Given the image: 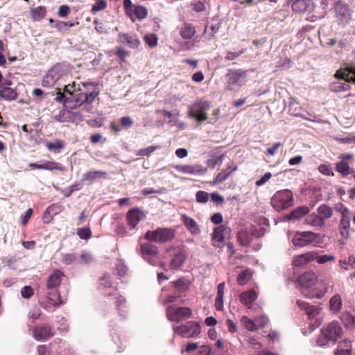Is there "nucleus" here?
<instances>
[{
    "instance_id": "1",
    "label": "nucleus",
    "mask_w": 355,
    "mask_h": 355,
    "mask_svg": "<svg viewBox=\"0 0 355 355\" xmlns=\"http://www.w3.org/2000/svg\"><path fill=\"white\" fill-rule=\"evenodd\" d=\"M318 277L313 271H306L297 278V282L301 287L302 294L309 299L322 298L325 291L320 288L318 284Z\"/></svg>"
},
{
    "instance_id": "2",
    "label": "nucleus",
    "mask_w": 355,
    "mask_h": 355,
    "mask_svg": "<svg viewBox=\"0 0 355 355\" xmlns=\"http://www.w3.org/2000/svg\"><path fill=\"white\" fill-rule=\"evenodd\" d=\"M337 79L330 84V89L334 92H345L350 89V82L355 83V65L352 64L337 70L334 74Z\"/></svg>"
},
{
    "instance_id": "3",
    "label": "nucleus",
    "mask_w": 355,
    "mask_h": 355,
    "mask_svg": "<svg viewBox=\"0 0 355 355\" xmlns=\"http://www.w3.org/2000/svg\"><path fill=\"white\" fill-rule=\"evenodd\" d=\"M321 334L316 340V345L324 347L329 342H336L343 334V329L338 321H332L320 330Z\"/></svg>"
},
{
    "instance_id": "4",
    "label": "nucleus",
    "mask_w": 355,
    "mask_h": 355,
    "mask_svg": "<svg viewBox=\"0 0 355 355\" xmlns=\"http://www.w3.org/2000/svg\"><path fill=\"white\" fill-rule=\"evenodd\" d=\"M293 193L290 190H281L275 193L271 198V205L277 211L285 209L293 205Z\"/></svg>"
},
{
    "instance_id": "5",
    "label": "nucleus",
    "mask_w": 355,
    "mask_h": 355,
    "mask_svg": "<svg viewBox=\"0 0 355 355\" xmlns=\"http://www.w3.org/2000/svg\"><path fill=\"white\" fill-rule=\"evenodd\" d=\"M175 236V232L171 228H157L148 230L144 235L146 240L155 243H166L171 241Z\"/></svg>"
},
{
    "instance_id": "6",
    "label": "nucleus",
    "mask_w": 355,
    "mask_h": 355,
    "mask_svg": "<svg viewBox=\"0 0 355 355\" xmlns=\"http://www.w3.org/2000/svg\"><path fill=\"white\" fill-rule=\"evenodd\" d=\"M296 304L300 309L305 310L309 320H313L312 325L315 328L320 325L322 321V315L321 313L322 309L319 306H310L302 300H297Z\"/></svg>"
},
{
    "instance_id": "7",
    "label": "nucleus",
    "mask_w": 355,
    "mask_h": 355,
    "mask_svg": "<svg viewBox=\"0 0 355 355\" xmlns=\"http://www.w3.org/2000/svg\"><path fill=\"white\" fill-rule=\"evenodd\" d=\"M173 330L175 334L190 338L198 336L201 332V327L197 322H189L180 326H173Z\"/></svg>"
},
{
    "instance_id": "8",
    "label": "nucleus",
    "mask_w": 355,
    "mask_h": 355,
    "mask_svg": "<svg viewBox=\"0 0 355 355\" xmlns=\"http://www.w3.org/2000/svg\"><path fill=\"white\" fill-rule=\"evenodd\" d=\"M166 317L169 321L180 322L191 316V310L189 307L168 306L166 308Z\"/></svg>"
},
{
    "instance_id": "9",
    "label": "nucleus",
    "mask_w": 355,
    "mask_h": 355,
    "mask_svg": "<svg viewBox=\"0 0 355 355\" xmlns=\"http://www.w3.org/2000/svg\"><path fill=\"white\" fill-rule=\"evenodd\" d=\"M209 108L210 105L207 101H199L190 107L189 115L196 118L198 122H202L207 119V112Z\"/></svg>"
},
{
    "instance_id": "10",
    "label": "nucleus",
    "mask_w": 355,
    "mask_h": 355,
    "mask_svg": "<svg viewBox=\"0 0 355 355\" xmlns=\"http://www.w3.org/2000/svg\"><path fill=\"white\" fill-rule=\"evenodd\" d=\"M264 231L262 228L257 230L254 227L252 226L247 229H241L237 234L238 241L242 245H248L254 237H261L263 235Z\"/></svg>"
},
{
    "instance_id": "11",
    "label": "nucleus",
    "mask_w": 355,
    "mask_h": 355,
    "mask_svg": "<svg viewBox=\"0 0 355 355\" xmlns=\"http://www.w3.org/2000/svg\"><path fill=\"white\" fill-rule=\"evenodd\" d=\"M318 234L309 231L297 232L293 236V243L295 246L304 247L311 244L318 237Z\"/></svg>"
},
{
    "instance_id": "12",
    "label": "nucleus",
    "mask_w": 355,
    "mask_h": 355,
    "mask_svg": "<svg viewBox=\"0 0 355 355\" xmlns=\"http://www.w3.org/2000/svg\"><path fill=\"white\" fill-rule=\"evenodd\" d=\"M178 172L191 175H202L207 171L206 167L200 164H180L173 166Z\"/></svg>"
},
{
    "instance_id": "13",
    "label": "nucleus",
    "mask_w": 355,
    "mask_h": 355,
    "mask_svg": "<svg viewBox=\"0 0 355 355\" xmlns=\"http://www.w3.org/2000/svg\"><path fill=\"white\" fill-rule=\"evenodd\" d=\"M245 72L231 71L227 75V88L232 90L243 85L245 82Z\"/></svg>"
},
{
    "instance_id": "14",
    "label": "nucleus",
    "mask_w": 355,
    "mask_h": 355,
    "mask_svg": "<svg viewBox=\"0 0 355 355\" xmlns=\"http://www.w3.org/2000/svg\"><path fill=\"white\" fill-rule=\"evenodd\" d=\"M334 10L339 23L345 24L349 22L352 19V13L347 4L338 1L335 3Z\"/></svg>"
},
{
    "instance_id": "15",
    "label": "nucleus",
    "mask_w": 355,
    "mask_h": 355,
    "mask_svg": "<svg viewBox=\"0 0 355 355\" xmlns=\"http://www.w3.org/2000/svg\"><path fill=\"white\" fill-rule=\"evenodd\" d=\"M62 67L54 65L50 69L42 80V85L46 87H53L62 76Z\"/></svg>"
},
{
    "instance_id": "16",
    "label": "nucleus",
    "mask_w": 355,
    "mask_h": 355,
    "mask_svg": "<svg viewBox=\"0 0 355 355\" xmlns=\"http://www.w3.org/2000/svg\"><path fill=\"white\" fill-rule=\"evenodd\" d=\"M45 300L42 302L45 309L58 306L64 302L60 299V293L56 289L47 290Z\"/></svg>"
},
{
    "instance_id": "17",
    "label": "nucleus",
    "mask_w": 355,
    "mask_h": 355,
    "mask_svg": "<svg viewBox=\"0 0 355 355\" xmlns=\"http://www.w3.org/2000/svg\"><path fill=\"white\" fill-rule=\"evenodd\" d=\"M145 217V214L140 209L133 208L130 209L126 214V222L130 230L135 229Z\"/></svg>"
},
{
    "instance_id": "18",
    "label": "nucleus",
    "mask_w": 355,
    "mask_h": 355,
    "mask_svg": "<svg viewBox=\"0 0 355 355\" xmlns=\"http://www.w3.org/2000/svg\"><path fill=\"white\" fill-rule=\"evenodd\" d=\"M141 254L144 259L154 265L158 254V249L151 243H144L141 245Z\"/></svg>"
},
{
    "instance_id": "19",
    "label": "nucleus",
    "mask_w": 355,
    "mask_h": 355,
    "mask_svg": "<svg viewBox=\"0 0 355 355\" xmlns=\"http://www.w3.org/2000/svg\"><path fill=\"white\" fill-rule=\"evenodd\" d=\"M33 332L34 338L40 341L46 340L53 336L51 328L49 325L35 327Z\"/></svg>"
},
{
    "instance_id": "20",
    "label": "nucleus",
    "mask_w": 355,
    "mask_h": 355,
    "mask_svg": "<svg viewBox=\"0 0 355 355\" xmlns=\"http://www.w3.org/2000/svg\"><path fill=\"white\" fill-rule=\"evenodd\" d=\"M63 277L64 274L61 270H54L46 279V290L56 289L60 284Z\"/></svg>"
},
{
    "instance_id": "21",
    "label": "nucleus",
    "mask_w": 355,
    "mask_h": 355,
    "mask_svg": "<svg viewBox=\"0 0 355 355\" xmlns=\"http://www.w3.org/2000/svg\"><path fill=\"white\" fill-rule=\"evenodd\" d=\"M228 232V229L223 225L214 228L211 234L212 244L215 247H220L223 242L225 235Z\"/></svg>"
},
{
    "instance_id": "22",
    "label": "nucleus",
    "mask_w": 355,
    "mask_h": 355,
    "mask_svg": "<svg viewBox=\"0 0 355 355\" xmlns=\"http://www.w3.org/2000/svg\"><path fill=\"white\" fill-rule=\"evenodd\" d=\"M313 251L299 254L293 257L292 265L294 267H303L313 261Z\"/></svg>"
},
{
    "instance_id": "23",
    "label": "nucleus",
    "mask_w": 355,
    "mask_h": 355,
    "mask_svg": "<svg viewBox=\"0 0 355 355\" xmlns=\"http://www.w3.org/2000/svg\"><path fill=\"white\" fill-rule=\"evenodd\" d=\"M181 217L184 225L191 234L197 235L200 232V228L194 219L186 214H182Z\"/></svg>"
},
{
    "instance_id": "24",
    "label": "nucleus",
    "mask_w": 355,
    "mask_h": 355,
    "mask_svg": "<svg viewBox=\"0 0 355 355\" xmlns=\"http://www.w3.org/2000/svg\"><path fill=\"white\" fill-rule=\"evenodd\" d=\"M118 41L123 44L128 45L131 48H137L140 44L139 40L135 36L125 33L119 34Z\"/></svg>"
},
{
    "instance_id": "25",
    "label": "nucleus",
    "mask_w": 355,
    "mask_h": 355,
    "mask_svg": "<svg viewBox=\"0 0 355 355\" xmlns=\"http://www.w3.org/2000/svg\"><path fill=\"white\" fill-rule=\"evenodd\" d=\"M180 35L181 37L184 40L192 39L196 34V30L195 26L189 23H184L183 26L180 28Z\"/></svg>"
},
{
    "instance_id": "26",
    "label": "nucleus",
    "mask_w": 355,
    "mask_h": 355,
    "mask_svg": "<svg viewBox=\"0 0 355 355\" xmlns=\"http://www.w3.org/2000/svg\"><path fill=\"white\" fill-rule=\"evenodd\" d=\"M257 298V293L253 290H249L240 295V301L248 307L251 309V305Z\"/></svg>"
},
{
    "instance_id": "27",
    "label": "nucleus",
    "mask_w": 355,
    "mask_h": 355,
    "mask_svg": "<svg viewBox=\"0 0 355 355\" xmlns=\"http://www.w3.org/2000/svg\"><path fill=\"white\" fill-rule=\"evenodd\" d=\"M335 355H355L352 351L351 341L345 340L340 342L335 352Z\"/></svg>"
},
{
    "instance_id": "28",
    "label": "nucleus",
    "mask_w": 355,
    "mask_h": 355,
    "mask_svg": "<svg viewBox=\"0 0 355 355\" xmlns=\"http://www.w3.org/2000/svg\"><path fill=\"white\" fill-rule=\"evenodd\" d=\"M187 259V254L184 251H179L172 258L171 266L173 269L180 268Z\"/></svg>"
},
{
    "instance_id": "29",
    "label": "nucleus",
    "mask_w": 355,
    "mask_h": 355,
    "mask_svg": "<svg viewBox=\"0 0 355 355\" xmlns=\"http://www.w3.org/2000/svg\"><path fill=\"white\" fill-rule=\"evenodd\" d=\"M87 101V98L85 97V93L78 92L71 96H68L65 103H72L73 107L80 106L83 103Z\"/></svg>"
},
{
    "instance_id": "30",
    "label": "nucleus",
    "mask_w": 355,
    "mask_h": 355,
    "mask_svg": "<svg viewBox=\"0 0 355 355\" xmlns=\"http://www.w3.org/2000/svg\"><path fill=\"white\" fill-rule=\"evenodd\" d=\"M106 175V172L102 171H89L84 173L82 176L83 182H92L101 178Z\"/></svg>"
},
{
    "instance_id": "31",
    "label": "nucleus",
    "mask_w": 355,
    "mask_h": 355,
    "mask_svg": "<svg viewBox=\"0 0 355 355\" xmlns=\"http://www.w3.org/2000/svg\"><path fill=\"white\" fill-rule=\"evenodd\" d=\"M317 211L320 219L324 223L325 220L330 218L333 215V209L324 204L320 205Z\"/></svg>"
},
{
    "instance_id": "32",
    "label": "nucleus",
    "mask_w": 355,
    "mask_h": 355,
    "mask_svg": "<svg viewBox=\"0 0 355 355\" xmlns=\"http://www.w3.org/2000/svg\"><path fill=\"white\" fill-rule=\"evenodd\" d=\"M350 218H341L338 229L341 236L347 239L349 236Z\"/></svg>"
},
{
    "instance_id": "33",
    "label": "nucleus",
    "mask_w": 355,
    "mask_h": 355,
    "mask_svg": "<svg viewBox=\"0 0 355 355\" xmlns=\"http://www.w3.org/2000/svg\"><path fill=\"white\" fill-rule=\"evenodd\" d=\"M293 3H291L292 10L295 12H305L307 10V8L309 5V0H291Z\"/></svg>"
},
{
    "instance_id": "34",
    "label": "nucleus",
    "mask_w": 355,
    "mask_h": 355,
    "mask_svg": "<svg viewBox=\"0 0 355 355\" xmlns=\"http://www.w3.org/2000/svg\"><path fill=\"white\" fill-rule=\"evenodd\" d=\"M304 223L313 227H322L324 225V223L321 221L318 215L315 213L306 216Z\"/></svg>"
},
{
    "instance_id": "35",
    "label": "nucleus",
    "mask_w": 355,
    "mask_h": 355,
    "mask_svg": "<svg viewBox=\"0 0 355 355\" xmlns=\"http://www.w3.org/2000/svg\"><path fill=\"white\" fill-rule=\"evenodd\" d=\"M313 260L316 261L319 264H324L329 261H334L336 260V257L333 254L320 255L317 251H313Z\"/></svg>"
},
{
    "instance_id": "36",
    "label": "nucleus",
    "mask_w": 355,
    "mask_h": 355,
    "mask_svg": "<svg viewBox=\"0 0 355 355\" xmlns=\"http://www.w3.org/2000/svg\"><path fill=\"white\" fill-rule=\"evenodd\" d=\"M17 96L16 91L9 87H3L0 89V96L6 101L15 100Z\"/></svg>"
},
{
    "instance_id": "37",
    "label": "nucleus",
    "mask_w": 355,
    "mask_h": 355,
    "mask_svg": "<svg viewBox=\"0 0 355 355\" xmlns=\"http://www.w3.org/2000/svg\"><path fill=\"white\" fill-rule=\"evenodd\" d=\"M219 28V23H211V24L207 25L205 26L203 34L207 37V40H211L214 36V35L218 32Z\"/></svg>"
},
{
    "instance_id": "38",
    "label": "nucleus",
    "mask_w": 355,
    "mask_h": 355,
    "mask_svg": "<svg viewBox=\"0 0 355 355\" xmlns=\"http://www.w3.org/2000/svg\"><path fill=\"white\" fill-rule=\"evenodd\" d=\"M330 309L334 313H338L342 308V300L340 295H334L329 301Z\"/></svg>"
},
{
    "instance_id": "39",
    "label": "nucleus",
    "mask_w": 355,
    "mask_h": 355,
    "mask_svg": "<svg viewBox=\"0 0 355 355\" xmlns=\"http://www.w3.org/2000/svg\"><path fill=\"white\" fill-rule=\"evenodd\" d=\"M101 286H103L105 288L110 289L109 291H104V294L106 295H111L114 293L116 288L112 286L110 277L105 275L100 279Z\"/></svg>"
},
{
    "instance_id": "40",
    "label": "nucleus",
    "mask_w": 355,
    "mask_h": 355,
    "mask_svg": "<svg viewBox=\"0 0 355 355\" xmlns=\"http://www.w3.org/2000/svg\"><path fill=\"white\" fill-rule=\"evenodd\" d=\"M252 272L250 269H245L240 272L237 277V282L239 285H245L251 279Z\"/></svg>"
},
{
    "instance_id": "41",
    "label": "nucleus",
    "mask_w": 355,
    "mask_h": 355,
    "mask_svg": "<svg viewBox=\"0 0 355 355\" xmlns=\"http://www.w3.org/2000/svg\"><path fill=\"white\" fill-rule=\"evenodd\" d=\"M309 209L307 207H297L296 209L293 210L291 215L290 218L293 220L300 219L302 216H305L309 212Z\"/></svg>"
},
{
    "instance_id": "42",
    "label": "nucleus",
    "mask_w": 355,
    "mask_h": 355,
    "mask_svg": "<svg viewBox=\"0 0 355 355\" xmlns=\"http://www.w3.org/2000/svg\"><path fill=\"white\" fill-rule=\"evenodd\" d=\"M42 170L64 171V168L61 166V165L59 163H57L55 162H51V161H48V160L42 161Z\"/></svg>"
},
{
    "instance_id": "43",
    "label": "nucleus",
    "mask_w": 355,
    "mask_h": 355,
    "mask_svg": "<svg viewBox=\"0 0 355 355\" xmlns=\"http://www.w3.org/2000/svg\"><path fill=\"white\" fill-rule=\"evenodd\" d=\"M46 8L44 6H38L31 10L32 18L35 20H40L46 15Z\"/></svg>"
},
{
    "instance_id": "44",
    "label": "nucleus",
    "mask_w": 355,
    "mask_h": 355,
    "mask_svg": "<svg viewBox=\"0 0 355 355\" xmlns=\"http://www.w3.org/2000/svg\"><path fill=\"white\" fill-rule=\"evenodd\" d=\"M336 171L343 175L350 174L352 171L346 161L341 160L336 164Z\"/></svg>"
},
{
    "instance_id": "45",
    "label": "nucleus",
    "mask_w": 355,
    "mask_h": 355,
    "mask_svg": "<svg viewBox=\"0 0 355 355\" xmlns=\"http://www.w3.org/2000/svg\"><path fill=\"white\" fill-rule=\"evenodd\" d=\"M148 10L142 6H136L134 8V15L139 20H142L147 17Z\"/></svg>"
},
{
    "instance_id": "46",
    "label": "nucleus",
    "mask_w": 355,
    "mask_h": 355,
    "mask_svg": "<svg viewBox=\"0 0 355 355\" xmlns=\"http://www.w3.org/2000/svg\"><path fill=\"white\" fill-rule=\"evenodd\" d=\"M340 319L347 327L355 325V317L349 312L343 313L340 317Z\"/></svg>"
},
{
    "instance_id": "47",
    "label": "nucleus",
    "mask_w": 355,
    "mask_h": 355,
    "mask_svg": "<svg viewBox=\"0 0 355 355\" xmlns=\"http://www.w3.org/2000/svg\"><path fill=\"white\" fill-rule=\"evenodd\" d=\"M46 146L51 151L60 152L64 146V142L61 140H56L53 142L48 143Z\"/></svg>"
},
{
    "instance_id": "48",
    "label": "nucleus",
    "mask_w": 355,
    "mask_h": 355,
    "mask_svg": "<svg viewBox=\"0 0 355 355\" xmlns=\"http://www.w3.org/2000/svg\"><path fill=\"white\" fill-rule=\"evenodd\" d=\"M241 323L248 331H256V325L254 321L248 318L247 316H243L241 318Z\"/></svg>"
},
{
    "instance_id": "49",
    "label": "nucleus",
    "mask_w": 355,
    "mask_h": 355,
    "mask_svg": "<svg viewBox=\"0 0 355 355\" xmlns=\"http://www.w3.org/2000/svg\"><path fill=\"white\" fill-rule=\"evenodd\" d=\"M146 43L150 47L153 48L157 44V36L154 33H148L144 37Z\"/></svg>"
},
{
    "instance_id": "50",
    "label": "nucleus",
    "mask_w": 355,
    "mask_h": 355,
    "mask_svg": "<svg viewBox=\"0 0 355 355\" xmlns=\"http://www.w3.org/2000/svg\"><path fill=\"white\" fill-rule=\"evenodd\" d=\"M77 234L81 239L88 240L92 236V232L89 227H80L77 230Z\"/></svg>"
},
{
    "instance_id": "51",
    "label": "nucleus",
    "mask_w": 355,
    "mask_h": 355,
    "mask_svg": "<svg viewBox=\"0 0 355 355\" xmlns=\"http://www.w3.org/2000/svg\"><path fill=\"white\" fill-rule=\"evenodd\" d=\"M64 92L66 93H67L69 96H72L73 94H74L75 93L78 92H80V86L79 85H76L74 82L71 83V84H69L67 85H66L64 87Z\"/></svg>"
},
{
    "instance_id": "52",
    "label": "nucleus",
    "mask_w": 355,
    "mask_h": 355,
    "mask_svg": "<svg viewBox=\"0 0 355 355\" xmlns=\"http://www.w3.org/2000/svg\"><path fill=\"white\" fill-rule=\"evenodd\" d=\"M107 7V2L105 0H95V3L92 6V12H96L104 10Z\"/></svg>"
},
{
    "instance_id": "53",
    "label": "nucleus",
    "mask_w": 355,
    "mask_h": 355,
    "mask_svg": "<svg viewBox=\"0 0 355 355\" xmlns=\"http://www.w3.org/2000/svg\"><path fill=\"white\" fill-rule=\"evenodd\" d=\"M224 159V155H221L218 157H212L207 161V166L209 168H214L217 165H220Z\"/></svg>"
},
{
    "instance_id": "54",
    "label": "nucleus",
    "mask_w": 355,
    "mask_h": 355,
    "mask_svg": "<svg viewBox=\"0 0 355 355\" xmlns=\"http://www.w3.org/2000/svg\"><path fill=\"white\" fill-rule=\"evenodd\" d=\"M228 178H229L228 174L225 173L223 171H222L216 175V176L214 179L213 182H211V184L216 185V184L222 183V182H225Z\"/></svg>"
},
{
    "instance_id": "55",
    "label": "nucleus",
    "mask_w": 355,
    "mask_h": 355,
    "mask_svg": "<svg viewBox=\"0 0 355 355\" xmlns=\"http://www.w3.org/2000/svg\"><path fill=\"white\" fill-rule=\"evenodd\" d=\"M158 148H159V146H150L147 148L139 150L138 153H137V155L148 156Z\"/></svg>"
},
{
    "instance_id": "56",
    "label": "nucleus",
    "mask_w": 355,
    "mask_h": 355,
    "mask_svg": "<svg viewBox=\"0 0 355 355\" xmlns=\"http://www.w3.org/2000/svg\"><path fill=\"white\" fill-rule=\"evenodd\" d=\"M174 286L179 291L183 292L187 290L189 285L183 279H180L173 282Z\"/></svg>"
},
{
    "instance_id": "57",
    "label": "nucleus",
    "mask_w": 355,
    "mask_h": 355,
    "mask_svg": "<svg viewBox=\"0 0 355 355\" xmlns=\"http://www.w3.org/2000/svg\"><path fill=\"white\" fill-rule=\"evenodd\" d=\"M48 212L51 213L53 216L57 215L62 211L63 206L60 204H53L46 208Z\"/></svg>"
},
{
    "instance_id": "58",
    "label": "nucleus",
    "mask_w": 355,
    "mask_h": 355,
    "mask_svg": "<svg viewBox=\"0 0 355 355\" xmlns=\"http://www.w3.org/2000/svg\"><path fill=\"white\" fill-rule=\"evenodd\" d=\"M92 255L87 252H83L80 257L79 263L81 264H87L93 261Z\"/></svg>"
},
{
    "instance_id": "59",
    "label": "nucleus",
    "mask_w": 355,
    "mask_h": 355,
    "mask_svg": "<svg viewBox=\"0 0 355 355\" xmlns=\"http://www.w3.org/2000/svg\"><path fill=\"white\" fill-rule=\"evenodd\" d=\"M254 321V324L256 325V329H258L259 328L264 327L267 324L268 319L266 316L261 315L256 318Z\"/></svg>"
},
{
    "instance_id": "60",
    "label": "nucleus",
    "mask_w": 355,
    "mask_h": 355,
    "mask_svg": "<svg viewBox=\"0 0 355 355\" xmlns=\"http://www.w3.org/2000/svg\"><path fill=\"white\" fill-rule=\"evenodd\" d=\"M196 200L200 203H205L209 200V193L203 191H199L196 194Z\"/></svg>"
},
{
    "instance_id": "61",
    "label": "nucleus",
    "mask_w": 355,
    "mask_h": 355,
    "mask_svg": "<svg viewBox=\"0 0 355 355\" xmlns=\"http://www.w3.org/2000/svg\"><path fill=\"white\" fill-rule=\"evenodd\" d=\"M34 294L33 289L30 286H24L21 289V295L25 299H29Z\"/></svg>"
},
{
    "instance_id": "62",
    "label": "nucleus",
    "mask_w": 355,
    "mask_h": 355,
    "mask_svg": "<svg viewBox=\"0 0 355 355\" xmlns=\"http://www.w3.org/2000/svg\"><path fill=\"white\" fill-rule=\"evenodd\" d=\"M41 315V311L38 308H33L31 309L28 313L29 320H32V322H34L37 318H40Z\"/></svg>"
},
{
    "instance_id": "63",
    "label": "nucleus",
    "mask_w": 355,
    "mask_h": 355,
    "mask_svg": "<svg viewBox=\"0 0 355 355\" xmlns=\"http://www.w3.org/2000/svg\"><path fill=\"white\" fill-rule=\"evenodd\" d=\"M198 355H214L209 345H202L199 347Z\"/></svg>"
},
{
    "instance_id": "64",
    "label": "nucleus",
    "mask_w": 355,
    "mask_h": 355,
    "mask_svg": "<svg viewBox=\"0 0 355 355\" xmlns=\"http://www.w3.org/2000/svg\"><path fill=\"white\" fill-rule=\"evenodd\" d=\"M116 270L119 276H124L127 272L128 268L123 262L119 261L116 263Z\"/></svg>"
}]
</instances>
